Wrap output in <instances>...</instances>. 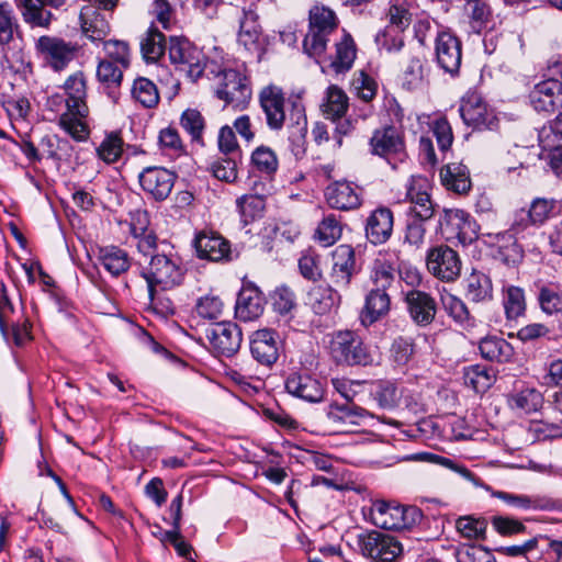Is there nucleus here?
I'll return each mask as SVG.
<instances>
[{
    "label": "nucleus",
    "instance_id": "nucleus-1",
    "mask_svg": "<svg viewBox=\"0 0 562 562\" xmlns=\"http://www.w3.org/2000/svg\"><path fill=\"white\" fill-rule=\"evenodd\" d=\"M67 111L60 115V126L76 140H85L89 128L83 121L89 114L87 105V79L82 71L70 75L63 86Z\"/></svg>",
    "mask_w": 562,
    "mask_h": 562
},
{
    "label": "nucleus",
    "instance_id": "nucleus-2",
    "mask_svg": "<svg viewBox=\"0 0 562 562\" xmlns=\"http://www.w3.org/2000/svg\"><path fill=\"white\" fill-rule=\"evenodd\" d=\"M337 29V18L333 10L324 5H314L310 10V30L303 41L305 53L319 57L326 50L328 36Z\"/></svg>",
    "mask_w": 562,
    "mask_h": 562
},
{
    "label": "nucleus",
    "instance_id": "nucleus-3",
    "mask_svg": "<svg viewBox=\"0 0 562 562\" xmlns=\"http://www.w3.org/2000/svg\"><path fill=\"white\" fill-rule=\"evenodd\" d=\"M328 348L330 357L337 364L368 366L373 361L360 337L350 330L334 333Z\"/></svg>",
    "mask_w": 562,
    "mask_h": 562
},
{
    "label": "nucleus",
    "instance_id": "nucleus-4",
    "mask_svg": "<svg viewBox=\"0 0 562 562\" xmlns=\"http://www.w3.org/2000/svg\"><path fill=\"white\" fill-rule=\"evenodd\" d=\"M215 94L225 104L244 109L251 98L247 77L237 69H220L215 72Z\"/></svg>",
    "mask_w": 562,
    "mask_h": 562
},
{
    "label": "nucleus",
    "instance_id": "nucleus-5",
    "mask_svg": "<svg viewBox=\"0 0 562 562\" xmlns=\"http://www.w3.org/2000/svg\"><path fill=\"white\" fill-rule=\"evenodd\" d=\"M148 286L149 297L153 300L157 291H165L179 285L183 272L179 263L166 255L151 257L148 267L143 271Z\"/></svg>",
    "mask_w": 562,
    "mask_h": 562
},
{
    "label": "nucleus",
    "instance_id": "nucleus-6",
    "mask_svg": "<svg viewBox=\"0 0 562 562\" xmlns=\"http://www.w3.org/2000/svg\"><path fill=\"white\" fill-rule=\"evenodd\" d=\"M371 518L375 526L402 530L413 527L422 518L420 510L415 506L391 504L383 501L375 502L371 508Z\"/></svg>",
    "mask_w": 562,
    "mask_h": 562
},
{
    "label": "nucleus",
    "instance_id": "nucleus-7",
    "mask_svg": "<svg viewBox=\"0 0 562 562\" xmlns=\"http://www.w3.org/2000/svg\"><path fill=\"white\" fill-rule=\"evenodd\" d=\"M168 55L171 64L192 81L198 80L205 69L203 53L187 38L171 37Z\"/></svg>",
    "mask_w": 562,
    "mask_h": 562
},
{
    "label": "nucleus",
    "instance_id": "nucleus-8",
    "mask_svg": "<svg viewBox=\"0 0 562 562\" xmlns=\"http://www.w3.org/2000/svg\"><path fill=\"white\" fill-rule=\"evenodd\" d=\"M35 50L47 66L60 71L75 59L79 45L58 36L42 35L35 42Z\"/></svg>",
    "mask_w": 562,
    "mask_h": 562
},
{
    "label": "nucleus",
    "instance_id": "nucleus-9",
    "mask_svg": "<svg viewBox=\"0 0 562 562\" xmlns=\"http://www.w3.org/2000/svg\"><path fill=\"white\" fill-rule=\"evenodd\" d=\"M237 43L247 52L260 57L267 45L259 15L254 3L244 7L238 16Z\"/></svg>",
    "mask_w": 562,
    "mask_h": 562
},
{
    "label": "nucleus",
    "instance_id": "nucleus-10",
    "mask_svg": "<svg viewBox=\"0 0 562 562\" xmlns=\"http://www.w3.org/2000/svg\"><path fill=\"white\" fill-rule=\"evenodd\" d=\"M361 554L375 562H393L403 552L402 544L387 533L370 531L359 536Z\"/></svg>",
    "mask_w": 562,
    "mask_h": 562
},
{
    "label": "nucleus",
    "instance_id": "nucleus-11",
    "mask_svg": "<svg viewBox=\"0 0 562 562\" xmlns=\"http://www.w3.org/2000/svg\"><path fill=\"white\" fill-rule=\"evenodd\" d=\"M206 338L217 355L232 357L240 348L243 334L237 324L225 321L217 322L207 328Z\"/></svg>",
    "mask_w": 562,
    "mask_h": 562
},
{
    "label": "nucleus",
    "instance_id": "nucleus-12",
    "mask_svg": "<svg viewBox=\"0 0 562 562\" xmlns=\"http://www.w3.org/2000/svg\"><path fill=\"white\" fill-rule=\"evenodd\" d=\"M66 0H15L23 21L32 29H49L55 15L52 9L58 10L64 7Z\"/></svg>",
    "mask_w": 562,
    "mask_h": 562
},
{
    "label": "nucleus",
    "instance_id": "nucleus-13",
    "mask_svg": "<svg viewBox=\"0 0 562 562\" xmlns=\"http://www.w3.org/2000/svg\"><path fill=\"white\" fill-rule=\"evenodd\" d=\"M371 153L387 159L403 161L406 157L404 138L395 126H385L374 131L370 139Z\"/></svg>",
    "mask_w": 562,
    "mask_h": 562
},
{
    "label": "nucleus",
    "instance_id": "nucleus-14",
    "mask_svg": "<svg viewBox=\"0 0 562 562\" xmlns=\"http://www.w3.org/2000/svg\"><path fill=\"white\" fill-rule=\"evenodd\" d=\"M439 225L441 234L448 241L457 240L467 245L475 239L474 223L470 215L462 210H445Z\"/></svg>",
    "mask_w": 562,
    "mask_h": 562
},
{
    "label": "nucleus",
    "instance_id": "nucleus-15",
    "mask_svg": "<svg viewBox=\"0 0 562 562\" xmlns=\"http://www.w3.org/2000/svg\"><path fill=\"white\" fill-rule=\"evenodd\" d=\"M429 188L426 178H411L406 191V199L411 203L409 217L429 221L434 216L436 204L430 198Z\"/></svg>",
    "mask_w": 562,
    "mask_h": 562
},
{
    "label": "nucleus",
    "instance_id": "nucleus-16",
    "mask_svg": "<svg viewBox=\"0 0 562 562\" xmlns=\"http://www.w3.org/2000/svg\"><path fill=\"white\" fill-rule=\"evenodd\" d=\"M356 273V256L350 245H339L331 252L329 281L337 289H347Z\"/></svg>",
    "mask_w": 562,
    "mask_h": 562
},
{
    "label": "nucleus",
    "instance_id": "nucleus-17",
    "mask_svg": "<svg viewBox=\"0 0 562 562\" xmlns=\"http://www.w3.org/2000/svg\"><path fill=\"white\" fill-rule=\"evenodd\" d=\"M142 189L156 201L166 200L176 181V175L162 167H147L138 176Z\"/></svg>",
    "mask_w": 562,
    "mask_h": 562
},
{
    "label": "nucleus",
    "instance_id": "nucleus-18",
    "mask_svg": "<svg viewBox=\"0 0 562 562\" xmlns=\"http://www.w3.org/2000/svg\"><path fill=\"white\" fill-rule=\"evenodd\" d=\"M430 67L420 53L411 52L403 64L401 83L407 91H423L429 86Z\"/></svg>",
    "mask_w": 562,
    "mask_h": 562
},
{
    "label": "nucleus",
    "instance_id": "nucleus-19",
    "mask_svg": "<svg viewBox=\"0 0 562 562\" xmlns=\"http://www.w3.org/2000/svg\"><path fill=\"white\" fill-rule=\"evenodd\" d=\"M427 268L438 279L453 281L461 271L458 254L449 247H437L427 256Z\"/></svg>",
    "mask_w": 562,
    "mask_h": 562
},
{
    "label": "nucleus",
    "instance_id": "nucleus-20",
    "mask_svg": "<svg viewBox=\"0 0 562 562\" xmlns=\"http://www.w3.org/2000/svg\"><path fill=\"white\" fill-rule=\"evenodd\" d=\"M436 58L438 65L448 74L459 71L462 60L460 40L450 32H440L436 37Z\"/></svg>",
    "mask_w": 562,
    "mask_h": 562
},
{
    "label": "nucleus",
    "instance_id": "nucleus-21",
    "mask_svg": "<svg viewBox=\"0 0 562 562\" xmlns=\"http://www.w3.org/2000/svg\"><path fill=\"white\" fill-rule=\"evenodd\" d=\"M529 100L537 112H554L562 106V82L548 79L537 83L529 93Z\"/></svg>",
    "mask_w": 562,
    "mask_h": 562
},
{
    "label": "nucleus",
    "instance_id": "nucleus-22",
    "mask_svg": "<svg viewBox=\"0 0 562 562\" xmlns=\"http://www.w3.org/2000/svg\"><path fill=\"white\" fill-rule=\"evenodd\" d=\"M279 347V336L272 329H258L250 336L251 356L262 366L270 367L277 361Z\"/></svg>",
    "mask_w": 562,
    "mask_h": 562
},
{
    "label": "nucleus",
    "instance_id": "nucleus-23",
    "mask_svg": "<svg viewBox=\"0 0 562 562\" xmlns=\"http://www.w3.org/2000/svg\"><path fill=\"white\" fill-rule=\"evenodd\" d=\"M259 101L268 126L271 130H281L285 120V99L281 88L273 85L265 87L259 93Z\"/></svg>",
    "mask_w": 562,
    "mask_h": 562
},
{
    "label": "nucleus",
    "instance_id": "nucleus-24",
    "mask_svg": "<svg viewBox=\"0 0 562 562\" xmlns=\"http://www.w3.org/2000/svg\"><path fill=\"white\" fill-rule=\"evenodd\" d=\"M265 303L261 291L252 283H245L237 295L235 315L243 322L257 319L263 313Z\"/></svg>",
    "mask_w": 562,
    "mask_h": 562
},
{
    "label": "nucleus",
    "instance_id": "nucleus-25",
    "mask_svg": "<svg viewBox=\"0 0 562 562\" xmlns=\"http://www.w3.org/2000/svg\"><path fill=\"white\" fill-rule=\"evenodd\" d=\"M111 13L101 12L93 5H85L80 11L82 34L91 42H102L111 31Z\"/></svg>",
    "mask_w": 562,
    "mask_h": 562
},
{
    "label": "nucleus",
    "instance_id": "nucleus-26",
    "mask_svg": "<svg viewBox=\"0 0 562 562\" xmlns=\"http://www.w3.org/2000/svg\"><path fill=\"white\" fill-rule=\"evenodd\" d=\"M460 115L467 125L474 128L491 127L494 120L493 113L476 93H468L462 99Z\"/></svg>",
    "mask_w": 562,
    "mask_h": 562
},
{
    "label": "nucleus",
    "instance_id": "nucleus-27",
    "mask_svg": "<svg viewBox=\"0 0 562 562\" xmlns=\"http://www.w3.org/2000/svg\"><path fill=\"white\" fill-rule=\"evenodd\" d=\"M196 255L201 259L222 261L229 258V243L215 233H200L194 239Z\"/></svg>",
    "mask_w": 562,
    "mask_h": 562
},
{
    "label": "nucleus",
    "instance_id": "nucleus-28",
    "mask_svg": "<svg viewBox=\"0 0 562 562\" xmlns=\"http://www.w3.org/2000/svg\"><path fill=\"white\" fill-rule=\"evenodd\" d=\"M394 225L393 212L386 206H379L367 218L366 234L374 244H384L390 239Z\"/></svg>",
    "mask_w": 562,
    "mask_h": 562
},
{
    "label": "nucleus",
    "instance_id": "nucleus-29",
    "mask_svg": "<svg viewBox=\"0 0 562 562\" xmlns=\"http://www.w3.org/2000/svg\"><path fill=\"white\" fill-rule=\"evenodd\" d=\"M326 417L333 426L342 429L360 426L368 417H371V414L352 402L333 403L328 406Z\"/></svg>",
    "mask_w": 562,
    "mask_h": 562
},
{
    "label": "nucleus",
    "instance_id": "nucleus-30",
    "mask_svg": "<svg viewBox=\"0 0 562 562\" xmlns=\"http://www.w3.org/2000/svg\"><path fill=\"white\" fill-rule=\"evenodd\" d=\"M288 393L310 403H318L324 398L323 384L308 374H291L285 381Z\"/></svg>",
    "mask_w": 562,
    "mask_h": 562
},
{
    "label": "nucleus",
    "instance_id": "nucleus-31",
    "mask_svg": "<svg viewBox=\"0 0 562 562\" xmlns=\"http://www.w3.org/2000/svg\"><path fill=\"white\" fill-rule=\"evenodd\" d=\"M408 312L413 321L419 326L429 325L437 312L435 300L426 292L411 290L405 295Z\"/></svg>",
    "mask_w": 562,
    "mask_h": 562
},
{
    "label": "nucleus",
    "instance_id": "nucleus-32",
    "mask_svg": "<svg viewBox=\"0 0 562 562\" xmlns=\"http://www.w3.org/2000/svg\"><path fill=\"white\" fill-rule=\"evenodd\" d=\"M328 205L337 210H353L360 206L358 192L350 182L337 181L329 184L325 191Z\"/></svg>",
    "mask_w": 562,
    "mask_h": 562
},
{
    "label": "nucleus",
    "instance_id": "nucleus-33",
    "mask_svg": "<svg viewBox=\"0 0 562 562\" xmlns=\"http://www.w3.org/2000/svg\"><path fill=\"white\" fill-rule=\"evenodd\" d=\"M391 306V300L386 290L372 289L366 296L364 307L361 312V323L370 326L385 316Z\"/></svg>",
    "mask_w": 562,
    "mask_h": 562
},
{
    "label": "nucleus",
    "instance_id": "nucleus-34",
    "mask_svg": "<svg viewBox=\"0 0 562 562\" xmlns=\"http://www.w3.org/2000/svg\"><path fill=\"white\" fill-rule=\"evenodd\" d=\"M441 183L459 194L467 193L471 189V180L468 167L462 164H448L440 170Z\"/></svg>",
    "mask_w": 562,
    "mask_h": 562
},
{
    "label": "nucleus",
    "instance_id": "nucleus-35",
    "mask_svg": "<svg viewBox=\"0 0 562 562\" xmlns=\"http://www.w3.org/2000/svg\"><path fill=\"white\" fill-rule=\"evenodd\" d=\"M398 269L394 262L380 255L374 259L371 266L370 280L375 285V289L386 290L396 280Z\"/></svg>",
    "mask_w": 562,
    "mask_h": 562
},
{
    "label": "nucleus",
    "instance_id": "nucleus-36",
    "mask_svg": "<svg viewBox=\"0 0 562 562\" xmlns=\"http://www.w3.org/2000/svg\"><path fill=\"white\" fill-rule=\"evenodd\" d=\"M502 303L507 319H517L526 312V296L524 289L505 284L502 291Z\"/></svg>",
    "mask_w": 562,
    "mask_h": 562
},
{
    "label": "nucleus",
    "instance_id": "nucleus-37",
    "mask_svg": "<svg viewBox=\"0 0 562 562\" xmlns=\"http://www.w3.org/2000/svg\"><path fill=\"white\" fill-rule=\"evenodd\" d=\"M356 45L352 37L349 34H344L341 40L336 43V52L330 67L336 74H342L348 71L356 59Z\"/></svg>",
    "mask_w": 562,
    "mask_h": 562
},
{
    "label": "nucleus",
    "instance_id": "nucleus-38",
    "mask_svg": "<svg viewBox=\"0 0 562 562\" xmlns=\"http://www.w3.org/2000/svg\"><path fill=\"white\" fill-rule=\"evenodd\" d=\"M98 260L114 277L126 272L130 268V258L126 251L114 246L101 248Z\"/></svg>",
    "mask_w": 562,
    "mask_h": 562
},
{
    "label": "nucleus",
    "instance_id": "nucleus-39",
    "mask_svg": "<svg viewBox=\"0 0 562 562\" xmlns=\"http://www.w3.org/2000/svg\"><path fill=\"white\" fill-rule=\"evenodd\" d=\"M465 12L470 20L472 30L480 33L483 29L488 27L494 19V10L486 0L467 1Z\"/></svg>",
    "mask_w": 562,
    "mask_h": 562
},
{
    "label": "nucleus",
    "instance_id": "nucleus-40",
    "mask_svg": "<svg viewBox=\"0 0 562 562\" xmlns=\"http://www.w3.org/2000/svg\"><path fill=\"white\" fill-rule=\"evenodd\" d=\"M348 97L342 89L337 86H330L326 92V101L322 105L324 115L336 122L342 119L348 110Z\"/></svg>",
    "mask_w": 562,
    "mask_h": 562
},
{
    "label": "nucleus",
    "instance_id": "nucleus-41",
    "mask_svg": "<svg viewBox=\"0 0 562 562\" xmlns=\"http://www.w3.org/2000/svg\"><path fill=\"white\" fill-rule=\"evenodd\" d=\"M337 293L330 285H315L308 292V304L315 314L329 313L336 305Z\"/></svg>",
    "mask_w": 562,
    "mask_h": 562
},
{
    "label": "nucleus",
    "instance_id": "nucleus-42",
    "mask_svg": "<svg viewBox=\"0 0 562 562\" xmlns=\"http://www.w3.org/2000/svg\"><path fill=\"white\" fill-rule=\"evenodd\" d=\"M493 286L491 279L482 272H472L467 279V296L473 302L491 300Z\"/></svg>",
    "mask_w": 562,
    "mask_h": 562
},
{
    "label": "nucleus",
    "instance_id": "nucleus-43",
    "mask_svg": "<svg viewBox=\"0 0 562 562\" xmlns=\"http://www.w3.org/2000/svg\"><path fill=\"white\" fill-rule=\"evenodd\" d=\"M537 299L544 314L552 316L562 312V292L558 286L553 284L539 285Z\"/></svg>",
    "mask_w": 562,
    "mask_h": 562
},
{
    "label": "nucleus",
    "instance_id": "nucleus-44",
    "mask_svg": "<svg viewBox=\"0 0 562 562\" xmlns=\"http://www.w3.org/2000/svg\"><path fill=\"white\" fill-rule=\"evenodd\" d=\"M132 95L144 108L150 109L158 104L159 93L156 85L144 77L134 80Z\"/></svg>",
    "mask_w": 562,
    "mask_h": 562
},
{
    "label": "nucleus",
    "instance_id": "nucleus-45",
    "mask_svg": "<svg viewBox=\"0 0 562 562\" xmlns=\"http://www.w3.org/2000/svg\"><path fill=\"white\" fill-rule=\"evenodd\" d=\"M342 226L334 214H329L323 218L315 232V238L325 247L331 246L340 237Z\"/></svg>",
    "mask_w": 562,
    "mask_h": 562
},
{
    "label": "nucleus",
    "instance_id": "nucleus-46",
    "mask_svg": "<svg viewBox=\"0 0 562 562\" xmlns=\"http://www.w3.org/2000/svg\"><path fill=\"white\" fill-rule=\"evenodd\" d=\"M165 35L155 27H150L140 43L143 56L148 61H156L165 50Z\"/></svg>",
    "mask_w": 562,
    "mask_h": 562
},
{
    "label": "nucleus",
    "instance_id": "nucleus-47",
    "mask_svg": "<svg viewBox=\"0 0 562 562\" xmlns=\"http://www.w3.org/2000/svg\"><path fill=\"white\" fill-rule=\"evenodd\" d=\"M123 69L125 68L112 60L102 59L97 68V78L105 88L115 89L121 86Z\"/></svg>",
    "mask_w": 562,
    "mask_h": 562
},
{
    "label": "nucleus",
    "instance_id": "nucleus-48",
    "mask_svg": "<svg viewBox=\"0 0 562 562\" xmlns=\"http://www.w3.org/2000/svg\"><path fill=\"white\" fill-rule=\"evenodd\" d=\"M543 403L542 394L536 389H524L510 398L512 407L526 414L537 412Z\"/></svg>",
    "mask_w": 562,
    "mask_h": 562
},
{
    "label": "nucleus",
    "instance_id": "nucleus-49",
    "mask_svg": "<svg viewBox=\"0 0 562 562\" xmlns=\"http://www.w3.org/2000/svg\"><path fill=\"white\" fill-rule=\"evenodd\" d=\"M403 30L389 25L375 35V43L380 50L386 53L398 52L404 46Z\"/></svg>",
    "mask_w": 562,
    "mask_h": 562
},
{
    "label": "nucleus",
    "instance_id": "nucleus-50",
    "mask_svg": "<svg viewBox=\"0 0 562 562\" xmlns=\"http://www.w3.org/2000/svg\"><path fill=\"white\" fill-rule=\"evenodd\" d=\"M494 375L482 366H471L464 372V383L471 386L476 393H484L491 387Z\"/></svg>",
    "mask_w": 562,
    "mask_h": 562
},
{
    "label": "nucleus",
    "instance_id": "nucleus-51",
    "mask_svg": "<svg viewBox=\"0 0 562 562\" xmlns=\"http://www.w3.org/2000/svg\"><path fill=\"white\" fill-rule=\"evenodd\" d=\"M492 496L498 498L509 506L520 509H546L548 505L542 499L521 494H512L503 491H495Z\"/></svg>",
    "mask_w": 562,
    "mask_h": 562
},
{
    "label": "nucleus",
    "instance_id": "nucleus-52",
    "mask_svg": "<svg viewBox=\"0 0 562 562\" xmlns=\"http://www.w3.org/2000/svg\"><path fill=\"white\" fill-rule=\"evenodd\" d=\"M414 0H390L387 9V18L390 25L405 29L411 23V9Z\"/></svg>",
    "mask_w": 562,
    "mask_h": 562
},
{
    "label": "nucleus",
    "instance_id": "nucleus-53",
    "mask_svg": "<svg viewBox=\"0 0 562 562\" xmlns=\"http://www.w3.org/2000/svg\"><path fill=\"white\" fill-rule=\"evenodd\" d=\"M481 355L491 361H503L509 355V345L502 338L486 337L480 341Z\"/></svg>",
    "mask_w": 562,
    "mask_h": 562
},
{
    "label": "nucleus",
    "instance_id": "nucleus-54",
    "mask_svg": "<svg viewBox=\"0 0 562 562\" xmlns=\"http://www.w3.org/2000/svg\"><path fill=\"white\" fill-rule=\"evenodd\" d=\"M18 29L19 24L11 5L7 2L0 3V45L11 43Z\"/></svg>",
    "mask_w": 562,
    "mask_h": 562
},
{
    "label": "nucleus",
    "instance_id": "nucleus-55",
    "mask_svg": "<svg viewBox=\"0 0 562 562\" xmlns=\"http://www.w3.org/2000/svg\"><path fill=\"white\" fill-rule=\"evenodd\" d=\"M100 159L106 164L115 162L123 153V139L116 133H111L105 136L97 148Z\"/></svg>",
    "mask_w": 562,
    "mask_h": 562
},
{
    "label": "nucleus",
    "instance_id": "nucleus-56",
    "mask_svg": "<svg viewBox=\"0 0 562 562\" xmlns=\"http://www.w3.org/2000/svg\"><path fill=\"white\" fill-rule=\"evenodd\" d=\"M251 162L260 172L266 175H272L278 169L277 155L267 146H259L254 150Z\"/></svg>",
    "mask_w": 562,
    "mask_h": 562
},
{
    "label": "nucleus",
    "instance_id": "nucleus-57",
    "mask_svg": "<svg viewBox=\"0 0 562 562\" xmlns=\"http://www.w3.org/2000/svg\"><path fill=\"white\" fill-rule=\"evenodd\" d=\"M373 397L381 408L392 409L397 406L401 393L394 383L384 381L378 384Z\"/></svg>",
    "mask_w": 562,
    "mask_h": 562
},
{
    "label": "nucleus",
    "instance_id": "nucleus-58",
    "mask_svg": "<svg viewBox=\"0 0 562 562\" xmlns=\"http://www.w3.org/2000/svg\"><path fill=\"white\" fill-rule=\"evenodd\" d=\"M554 206L553 200L538 198L532 201L528 212L521 210V215H526L527 221L532 224H542L553 212Z\"/></svg>",
    "mask_w": 562,
    "mask_h": 562
},
{
    "label": "nucleus",
    "instance_id": "nucleus-59",
    "mask_svg": "<svg viewBox=\"0 0 562 562\" xmlns=\"http://www.w3.org/2000/svg\"><path fill=\"white\" fill-rule=\"evenodd\" d=\"M441 303L445 311L451 316L456 322L460 324H464L470 318V313L468 311L464 302L457 297L456 295L445 292L441 294Z\"/></svg>",
    "mask_w": 562,
    "mask_h": 562
},
{
    "label": "nucleus",
    "instance_id": "nucleus-60",
    "mask_svg": "<svg viewBox=\"0 0 562 562\" xmlns=\"http://www.w3.org/2000/svg\"><path fill=\"white\" fill-rule=\"evenodd\" d=\"M237 206L245 222H248L261 215L265 200L257 194H245L237 200Z\"/></svg>",
    "mask_w": 562,
    "mask_h": 562
},
{
    "label": "nucleus",
    "instance_id": "nucleus-61",
    "mask_svg": "<svg viewBox=\"0 0 562 562\" xmlns=\"http://www.w3.org/2000/svg\"><path fill=\"white\" fill-rule=\"evenodd\" d=\"M181 126L192 136L193 140H201L205 126L202 114L194 109L186 110L181 115Z\"/></svg>",
    "mask_w": 562,
    "mask_h": 562
},
{
    "label": "nucleus",
    "instance_id": "nucleus-62",
    "mask_svg": "<svg viewBox=\"0 0 562 562\" xmlns=\"http://www.w3.org/2000/svg\"><path fill=\"white\" fill-rule=\"evenodd\" d=\"M487 524L484 519L473 517H460L456 522L457 530L467 539H477L483 537Z\"/></svg>",
    "mask_w": 562,
    "mask_h": 562
},
{
    "label": "nucleus",
    "instance_id": "nucleus-63",
    "mask_svg": "<svg viewBox=\"0 0 562 562\" xmlns=\"http://www.w3.org/2000/svg\"><path fill=\"white\" fill-rule=\"evenodd\" d=\"M457 562H496L493 553L481 546H467L457 550Z\"/></svg>",
    "mask_w": 562,
    "mask_h": 562
},
{
    "label": "nucleus",
    "instance_id": "nucleus-64",
    "mask_svg": "<svg viewBox=\"0 0 562 562\" xmlns=\"http://www.w3.org/2000/svg\"><path fill=\"white\" fill-rule=\"evenodd\" d=\"M224 303L215 295H205L196 304L198 314L206 319H217L223 315Z\"/></svg>",
    "mask_w": 562,
    "mask_h": 562
}]
</instances>
